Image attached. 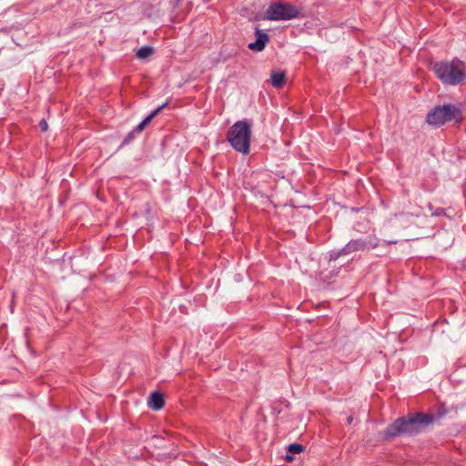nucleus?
<instances>
[{
	"instance_id": "1",
	"label": "nucleus",
	"mask_w": 466,
	"mask_h": 466,
	"mask_svg": "<svg viewBox=\"0 0 466 466\" xmlns=\"http://www.w3.org/2000/svg\"><path fill=\"white\" fill-rule=\"evenodd\" d=\"M435 417L431 413L410 412L407 415L397 418L389 424L382 435L386 441H392L396 437H412L423 432L434 422Z\"/></svg>"
},
{
	"instance_id": "2",
	"label": "nucleus",
	"mask_w": 466,
	"mask_h": 466,
	"mask_svg": "<svg viewBox=\"0 0 466 466\" xmlns=\"http://www.w3.org/2000/svg\"><path fill=\"white\" fill-rule=\"evenodd\" d=\"M465 63L458 58L451 61H439L432 70L440 81L446 86H457L466 80Z\"/></svg>"
},
{
	"instance_id": "3",
	"label": "nucleus",
	"mask_w": 466,
	"mask_h": 466,
	"mask_svg": "<svg viewBox=\"0 0 466 466\" xmlns=\"http://www.w3.org/2000/svg\"><path fill=\"white\" fill-rule=\"evenodd\" d=\"M463 116L461 109L454 104H445L434 106L429 111L426 121L437 127H442L449 122H454L460 125L462 122Z\"/></svg>"
},
{
	"instance_id": "4",
	"label": "nucleus",
	"mask_w": 466,
	"mask_h": 466,
	"mask_svg": "<svg viewBox=\"0 0 466 466\" xmlns=\"http://www.w3.org/2000/svg\"><path fill=\"white\" fill-rule=\"evenodd\" d=\"M251 137V125L247 120L236 122L228 132V140L238 152L248 154Z\"/></svg>"
},
{
	"instance_id": "5",
	"label": "nucleus",
	"mask_w": 466,
	"mask_h": 466,
	"mask_svg": "<svg viewBox=\"0 0 466 466\" xmlns=\"http://www.w3.org/2000/svg\"><path fill=\"white\" fill-rule=\"evenodd\" d=\"M265 18L268 20H289L291 18V5L280 2L273 3L267 9Z\"/></svg>"
},
{
	"instance_id": "6",
	"label": "nucleus",
	"mask_w": 466,
	"mask_h": 466,
	"mask_svg": "<svg viewBox=\"0 0 466 466\" xmlns=\"http://www.w3.org/2000/svg\"><path fill=\"white\" fill-rule=\"evenodd\" d=\"M377 247H378V244L376 242H373L371 240L362 239V238H357V239H351L350 242H348L342 248V252H347V254L349 255L352 252L376 248Z\"/></svg>"
},
{
	"instance_id": "7",
	"label": "nucleus",
	"mask_w": 466,
	"mask_h": 466,
	"mask_svg": "<svg viewBox=\"0 0 466 466\" xmlns=\"http://www.w3.org/2000/svg\"><path fill=\"white\" fill-rule=\"evenodd\" d=\"M256 41L248 44V48L252 51L260 52L262 51L269 38L268 35L262 32L260 29L256 28Z\"/></svg>"
},
{
	"instance_id": "8",
	"label": "nucleus",
	"mask_w": 466,
	"mask_h": 466,
	"mask_svg": "<svg viewBox=\"0 0 466 466\" xmlns=\"http://www.w3.org/2000/svg\"><path fill=\"white\" fill-rule=\"evenodd\" d=\"M167 106V103L161 105L157 109L152 111L141 123H139L136 128L128 135V137L131 138L133 133H141L152 121V119L157 116L161 110Z\"/></svg>"
},
{
	"instance_id": "9",
	"label": "nucleus",
	"mask_w": 466,
	"mask_h": 466,
	"mask_svg": "<svg viewBox=\"0 0 466 466\" xmlns=\"http://www.w3.org/2000/svg\"><path fill=\"white\" fill-rule=\"evenodd\" d=\"M164 396L160 392H153L148 400V405L155 410H159L164 407Z\"/></svg>"
},
{
	"instance_id": "10",
	"label": "nucleus",
	"mask_w": 466,
	"mask_h": 466,
	"mask_svg": "<svg viewBox=\"0 0 466 466\" xmlns=\"http://www.w3.org/2000/svg\"><path fill=\"white\" fill-rule=\"evenodd\" d=\"M286 80V75L283 72H274L271 75V84L276 88H280Z\"/></svg>"
},
{
	"instance_id": "11",
	"label": "nucleus",
	"mask_w": 466,
	"mask_h": 466,
	"mask_svg": "<svg viewBox=\"0 0 466 466\" xmlns=\"http://www.w3.org/2000/svg\"><path fill=\"white\" fill-rule=\"evenodd\" d=\"M151 46H143L137 51V57L139 59H146L153 54Z\"/></svg>"
},
{
	"instance_id": "12",
	"label": "nucleus",
	"mask_w": 466,
	"mask_h": 466,
	"mask_svg": "<svg viewBox=\"0 0 466 466\" xmlns=\"http://www.w3.org/2000/svg\"><path fill=\"white\" fill-rule=\"evenodd\" d=\"M348 255L347 252H342V248L339 250H332L329 253V262L336 261L340 256Z\"/></svg>"
},
{
	"instance_id": "13",
	"label": "nucleus",
	"mask_w": 466,
	"mask_h": 466,
	"mask_svg": "<svg viewBox=\"0 0 466 466\" xmlns=\"http://www.w3.org/2000/svg\"><path fill=\"white\" fill-rule=\"evenodd\" d=\"M305 451V446L299 443H293V456ZM295 458L293 457V461Z\"/></svg>"
},
{
	"instance_id": "14",
	"label": "nucleus",
	"mask_w": 466,
	"mask_h": 466,
	"mask_svg": "<svg viewBox=\"0 0 466 466\" xmlns=\"http://www.w3.org/2000/svg\"><path fill=\"white\" fill-rule=\"evenodd\" d=\"M445 215H446L445 209L442 208H437L431 213L432 217H441V216H445Z\"/></svg>"
},
{
	"instance_id": "15",
	"label": "nucleus",
	"mask_w": 466,
	"mask_h": 466,
	"mask_svg": "<svg viewBox=\"0 0 466 466\" xmlns=\"http://www.w3.org/2000/svg\"><path fill=\"white\" fill-rule=\"evenodd\" d=\"M39 127L41 128V130L43 132H46L48 128V125H47V122L45 120V119H42L40 122H39Z\"/></svg>"
},
{
	"instance_id": "16",
	"label": "nucleus",
	"mask_w": 466,
	"mask_h": 466,
	"mask_svg": "<svg viewBox=\"0 0 466 466\" xmlns=\"http://www.w3.org/2000/svg\"><path fill=\"white\" fill-rule=\"evenodd\" d=\"M288 453L285 455V459L288 461H291V444L287 446Z\"/></svg>"
},
{
	"instance_id": "17",
	"label": "nucleus",
	"mask_w": 466,
	"mask_h": 466,
	"mask_svg": "<svg viewBox=\"0 0 466 466\" xmlns=\"http://www.w3.org/2000/svg\"><path fill=\"white\" fill-rule=\"evenodd\" d=\"M446 412L447 411L445 410H439L438 412H437L436 418L437 419L443 418L445 416Z\"/></svg>"
},
{
	"instance_id": "18",
	"label": "nucleus",
	"mask_w": 466,
	"mask_h": 466,
	"mask_svg": "<svg viewBox=\"0 0 466 466\" xmlns=\"http://www.w3.org/2000/svg\"><path fill=\"white\" fill-rule=\"evenodd\" d=\"M293 19L297 18L299 16V11L293 6V14H292Z\"/></svg>"
},
{
	"instance_id": "19",
	"label": "nucleus",
	"mask_w": 466,
	"mask_h": 466,
	"mask_svg": "<svg viewBox=\"0 0 466 466\" xmlns=\"http://www.w3.org/2000/svg\"><path fill=\"white\" fill-rule=\"evenodd\" d=\"M428 208H429V209H430V210H432V211L434 210V208H433V205H432L431 203H430V204L428 205Z\"/></svg>"
},
{
	"instance_id": "20",
	"label": "nucleus",
	"mask_w": 466,
	"mask_h": 466,
	"mask_svg": "<svg viewBox=\"0 0 466 466\" xmlns=\"http://www.w3.org/2000/svg\"><path fill=\"white\" fill-rule=\"evenodd\" d=\"M299 207L307 208L308 206H306V205L296 206L293 204V208H299Z\"/></svg>"
},
{
	"instance_id": "21",
	"label": "nucleus",
	"mask_w": 466,
	"mask_h": 466,
	"mask_svg": "<svg viewBox=\"0 0 466 466\" xmlns=\"http://www.w3.org/2000/svg\"><path fill=\"white\" fill-rule=\"evenodd\" d=\"M351 420H352V418H351V417H349V418H348V422H349V423H350V422H351Z\"/></svg>"
}]
</instances>
